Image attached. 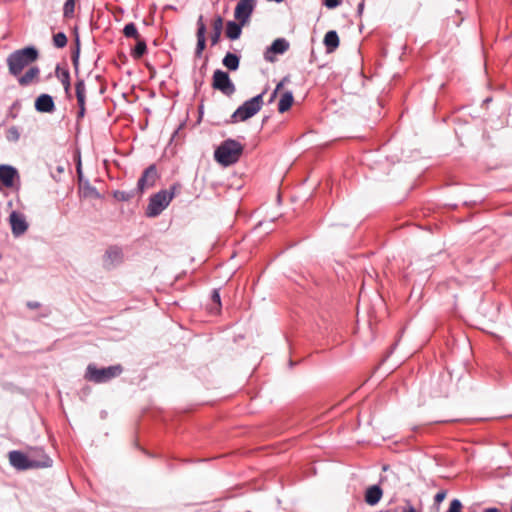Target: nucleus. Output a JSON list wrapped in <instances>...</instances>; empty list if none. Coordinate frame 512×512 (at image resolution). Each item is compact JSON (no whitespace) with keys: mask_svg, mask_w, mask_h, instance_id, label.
Wrapping results in <instances>:
<instances>
[{"mask_svg":"<svg viewBox=\"0 0 512 512\" xmlns=\"http://www.w3.org/2000/svg\"><path fill=\"white\" fill-rule=\"evenodd\" d=\"M63 172V168L61 165H58L55 167V171H53V169L51 168V175L52 177L56 180V181H60L61 180V174Z\"/></svg>","mask_w":512,"mask_h":512,"instance_id":"nucleus-31","label":"nucleus"},{"mask_svg":"<svg viewBox=\"0 0 512 512\" xmlns=\"http://www.w3.org/2000/svg\"><path fill=\"white\" fill-rule=\"evenodd\" d=\"M242 153L243 145L240 142L234 139H227L217 147L214 157L219 164L230 166L240 159Z\"/></svg>","mask_w":512,"mask_h":512,"instance_id":"nucleus-3","label":"nucleus"},{"mask_svg":"<svg viewBox=\"0 0 512 512\" xmlns=\"http://www.w3.org/2000/svg\"><path fill=\"white\" fill-rule=\"evenodd\" d=\"M76 97L78 101L79 111L78 116L83 117L85 112V97H86V90L85 85L83 82H78L75 87Z\"/></svg>","mask_w":512,"mask_h":512,"instance_id":"nucleus-19","label":"nucleus"},{"mask_svg":"<svg viewBox=\"0 0 512 512\" xmlns=\"http://www.w3.org/2000/svg\"><path fill=\"white\" fill-rule=\"evenodd\" d=\"M212 301L217 305L216 311H218L219 307L221 305V301H220V294L217 290H214L212 293Z\"/></svg>","mask_w":512,"mask_h":512,"instance_id":"nucleus-34","label":"nucleus"},{"mask_svg":"<svg viewBox=\"0 0 512 512\" xmlns=\"http://www.w3.org/2000/svg\"><path fill=\"white\" fill-rule=\"evenodd\" d=\"M103 266L112 269L123 261V252L119 247H109L103 256Z\"/></svg>","mask_w":512,"mask_h":512,"instance_id":"nucleus-11","label":"nucleus"},{"mask_svg":"<svg viewBox=\"0 0 512 512\" xmlns=\"http://www.w3.org/2000/svg\"><path fill=\"white\" fill-rule=\"evenodd\" d=\"M38 56V51L33 46L12 52L6 60L9 73L18 77L26 67L38 59Z\"/></svg>","mask_w":512,"mask_h":512,"instance_id":"nucleus-2","label":"nucleus"},{"mask_svg":"<svg viewBox=\"0 0 512 512\" xmlns=\"http://www.w3.org/2000/svg\"><path fill=\"white\" fill-rule=\"evenodd\" d=\"M382 497V490L379 486L373 485L370 486L365 493V501L369 505H376Z\"/></svg>","mask_w":512,"mask_h":512,"instance_id":"nucleus-18","label":"nucleus"},{"mask_svg":"<svg viewBox=\"0 0 512 512\" xmlns=\"http://www.w3.org/2000/svg\"><path fill=\"white\" fill-rule=\"evenodd\" d=\"M462 503L458 499H453L450 502V506L446 512H462Z\"/></svg>","mask_w":512,"mask_h":512,"instance_id":"nucleus-27","label":"nucleus"},{"mask_svg":"<svg viewBox=\"0 0 512 512\" xmlns=\"http://www.w3.org/2000/svg\"><path fill=\"white\" fill-rule=\"evenodd\" d=\"M53 43L57 48L64 47V32H58L53 36Z\"/></svg>","mask_w":512,"mask_h":512,"instance_id":"nucleus-29","label":"nucleus"},{"mask_svg":"<svg viewBox=\"0 0 512 512\" xmlns=\"http://www.w3.org/2000/svg\"><path fill=\"white\" fill-rule=\"evenodd\" d=\"M136 40H137V44L131 54H132L133 58L139 59L146 53L147 46H146V42L143 39L138 38Z\"/></svg>","mask_w":512,"mask_h":512,"instance_id":"nucleus-25","label":"nucleus"},{"mask_svg":"<svg viewBox=\"0 0 512 512\" xmlns=\"http://www.w3.org/2000/svg\"><path fill=\"white\" fill-rule=\"evenodd\" d=\"M397 512V511H395ZM400 512H419L416 510V508L412 505V503L409 500L405 501V506L401 508Z\"/></svg>","mask_w":512,"mask_h":512,"instance_id":"nucleus-32","label":"nucleus"},{"mask_svg":"<svg viewBox=\"0 0 512 512\" xmlns=\"http://www.w3.org/2000/svg\"><path fill=\"white\" fill-rule=\"evenodd\" d=\"M341 0H324V5L329 9H334L339 6Z\"/></svg>","mask_w":512,"mask_h":512,"instance_id":"nucleus-33","label":"nucleus"},{"mask_svg":"<svg viewBox=\"0 0 512 512\" xmlns=\"http://www.w3.org/2000/svg\"><path fill=\"white\" fill-rule=\"evenodd\" d=\"M174 197L173 191L162 190L154 194L147 206L146 214L149 217L158 216L172 201Z\"/></svg>","mask_w":512,"mask_h":512,"instance_id":"nucleus-5","label":"nucleus"},{"mask_svg":"<svg viewBox=\"0 0 512 512\" xmlns=\"http://www.w3.org/2000/svg\"><path fill=\"white\" fill-rule=\"evenodd\" d=\"M122 373L120 365H114L106 368H97L89 365L87 368V378L95 383H104L112 378L119 376Z\"/></svg>","mask_w":512,"mask_h":512,"instance_id":"nucleus-6","label":"nucleus"},{"mask_svg":"<svg viewBox=\"0 0 512 512\" xmlns=\"http://www.w3.org/2000/svg\"><path fill=\"white\" fill-rule=\"evenodd\" d=\"M223 65L229 70H236L239 66V58L232 53H227L223 59Z\"/></svg>","mask_w":512,"mask_h":512,"instance_id":"nucleus-24","label":"nucleus"},{"mask_svg":"<svg viewBox=\"0 0 512 512\" xmlns=\"http://www.w3.org/2000/svg\"><path fill=\"white\" fill-rule=\"evenodd\" d=\"M158 179V173L155 165H150L145 169L142 176L138 180L137 187L140 192L154 186Z\"/></svg>","mask_w":512,"mask_h":512,"instance_id":"nucleus-10","label":"nucleus"},{"mask_svg":"<svg viewBox=\"0 0 512 512\" xmlns=\"http://www.w3.org/2000/svg\"><path fill=\"white\" fill-rule=\"evenodd\" d=\"M484 512H500L497 508H487L484 510Z\"/></svg>","mask_w":512,"mask_h":512,"instance_id":"nucleus-41","label":"nucleus"},{"mask_svg":"<svg viewBox=\"0 0 512 512\" xmlns=\"http://www.w3.org/2000/svg\"><path fill=\"white\" fill-rule=\"evenodd\" d=\"M263 105V93L259 94L247 101H245L237 110L232 114V121H246L257 114Z\"/></svg>","mask_w":512,"mask_h":512,"instance_id":"nucleus-4","label":"nucleus"},{"mask_svg":"<svg viewBox=\"0 0 512 512\" xmlns=\"http://www.w3.org/2000/svg\"><path fill=\"white\" fill-rule=\"evenodd\" d=\"M123 34L127 38H134L135 40L140 38L137 27L134 23H128L123 29Z\"/></svg>","mask_w":512,"mask_h":512,"instance_id":"nucleus-26","label":"nucleus"},{"mask_svg":"<svg viewBox=\"0 0 512 512\" xmlns=\"http://www.w3.org/2000/svg\"><path fill=\"white\" fill-rule=\"evenodd\" d=\"M287 81H288V77H284V78H283V79H282V80H281V81L276 85V88L274 89V91L279 92V91L282 89V87H283L284 83H285V82H287Z\"/></svg>","mask_w":512,"mask_h":512,"instance_id":"nucleus-38","label":"nucleus"},{"mask_svg":"<svg viewBox=\"0 0 512 512\" xmlns=\"http://www.w3.org/2000/svg\"><path fill=\"white\" fill-rule=\"evenodd\" d=\"M35 108L39 112H51L54 108V102L50 95L42 94L35 101Z\"/></svg>","mask_w":512,"mask_h":512,"instance_id":"nucleus-16","label":"nucleus"},{"mask_svg":"<svg viewBox=\"0 0 512 512\" xmlns=\"http://www.w3.org/2000/svg\"><path fill=\"white\" fill-rule=\"evenodd\" d=\"M289 42L284 38L276 39L265 51L264 58L273 63L276 59L275 54H283L289 49Z\"/></svg>","mask_w":512,"mask_h":512,"instance_id":"nucleus-12","label":"nucleus"},{"mask_svg":"<svg viewBox=\"0 0 512 512\" xmlns=\"http://www.w3.org/2000/svg\"><path fill=\"white\" fill-rule=\"evenodd\" d=\"M446 497V491H440L438 492L435 497H434V500L436 503H441Z\"/></svg>","mask_w":512,"mask_h":512,"instance_id":"nucleus-35","label":"nucleus"},{"mask_svg":"<svg viewBox=\"0 0 512 512\" xmlns=\"http://www.w3.org/2000/svg\"><path fill=\"white\" fill-rule=\"evenodd\" d=\"M10 225L13 235L20 236L28 229V225L25 221V218L17 213L16 211H13L10 216Z\"/></svg>","mask_w":512,"mask_h":512,"instance_id":"nucleus-13","label":"nucleus"},{"mask_svg":"<svg viewBox=\"0 0 512 512\" xmlns=\"http://www.w3.org/2000/svg\"><path fill=\"white\" fill-rule=\"evenodd\" d=\"M6 137L9 141H17L20 137L18 129L16 127H10L7 131Z\"/></svg>","mask_w":512,"mask_h":512,"instance_id":"nucleus-28","label":"nucleus"},{"mask_svg":"<svg viewBox=\"0 0 512 512\" xmlns=\"http://www.w3.org/2000/svg\"><path fill=\"white\" fill-rule=\"evenodd\" d=\"M66 18L72 16L75 11V0H66Z\"/></svg>","mask_w":512,"mask_h":512,"instance_id":"nucleus-30","label":"nucleus"},{"mask_svg":"<svg viewBox=\"0 0 512 512\" xmlns=\"http://www.w3.org/2000/svg\"><path fill=\"white\" fill-rule=\"evenodd\" d=\"M75 45H76V51L73 55V60L74 62H76L77 60V57H78V52H79V37H78V34L75 32Z\"/></svg>","mask_w":512,"mask_h":512,"instance_id":"nucleus-37","label":"nucleus"},{"mask_svg":"<svg viewBox=\"0 0 512 512\" xmlns=\"http://www.w3.org/2000/svg\"><path fill=\"white\" fill-rule=\"evenodd\" d=\"M278 92L273 91V93L270 96L269 102H273L277 96Z\"/></svg>","mask_w":512,"mask_h":512,"instance_id":"nucleus-40","label":"nucleus"},{"mask_svg":"<svg viewBox=\"0 0 512 512\" xmlns=\"http://www.w3.org/2000/svg\"><path fill=\"white\" fill-rule=\"evenodd\" d=\"M27 307L30 309H37L40 307V303H38L36 301H29V302H27Z\"/></svg>","mask_w":512,"mask_h":512,"instance_id":"nucleus-39","label":"nucleus"},{"mask_svg":"<svg viewBox=\"0 0 512 512\" xmlns=\"http://www.w3.org/2000/svg\"><path fill=\"white\" fill-rule=\"evenodd\" d=\"M294 102V97L291 91H286L283 93L280 97L279 103H278V111L280 113H284L288 111L292 104Z\"/></svg>","mask_w":512,"mask_h":512,"instance_id":"nucleus-22","label":"nucleus"},{"mask_svg":"<svg viewBox=\"0 0 512 512\" xmlns=\"http://www.w3.org/2000/svg\"><path fill=\"white\" fill-rule=\"evenodd\" d=\"M35 454L39 455L40 458H36L33 454H25L23 452L14 450L9 452L8 458L10 464L18 470L48 467L51 465L50 458L47 457L42 450H35Z\"/></svg>","mask_w":512,"mask_h":512,"instance_id":"nucleus-1","label":"nucleus"},{"mask_svg":"<svg viewBox=\"0 0 512 512\" xmlns=\"http://www.w3.org/2000/svg\"><path fill=\"white\" fill-rule=\"evenodd\" d=\"M75 160L77 163V173L79 177V192L83 197L86 198H98L99 194L97 190L92 187L87 180H83L82 178V170H81V160L80 155L75 153Z\"/></svg>","mask_w":512,"mask_h":512,"instance_id":"nucleus-8","label":"nucleus"},{"mask_svg":"<svg viewBox=\"0 0 512 512\" xmlns=\"http://www.w3.org/2000/svg\"><path fill=\"white\" fill-rule=\"evenodd\" d=\"M254 6L255 0H239L234 11V17L241 24H245L253 12Z\"/></svg>","mask_w":512,"mask_h":512,"instance_id":"nucleus-9","label":"nucleus"},{"mask_svg":"<svg viewBox=\"0 0 512 512\" xmlns=\"http://www.w3.org/2000/svg\"><path fill=\"white\" fill-rule=\"evenodd\" d=\"M205 34H206V26H205V24L203 22V16L200 15L199 18H198V21H197V33H196V36H197V46H196V51H195V54L198 57L201 56L203 50L206 47V37H205Z\"/></svg>","mask_w":512,"mask_h":512,"instance_id":"nucleus-15","label":"nucleus"},{"mask_svg":"<svg viewBox=\"0 0 512 512\" xmlns=\"http://www.w3.org/2000/svg\"><path fill=\"white\" fill-rule=\"evenodd\" d=\"M18 178V171L10 165H0V181L2 184L11 188L14 186V180Z\"/></svg>","mask_w":512,"mask_h":512,"instance_id":"nucleus-14","label":"nucleus"},{"mask_svg":"<svg viewBox=\"0 0 512 512\" xmlns=\"http://www.w3.org/2000/svg\"><path fill=\"white\" fill-rule=\"evenodd\" d=\"M242 25L241 23L229 21L226 25V36L231 40L238 39L242 32Z\"/></svg>","mask_w":512,"mask_h":512,"instance_id":"nucleus-23","label":"nucleus"},{"mask_svg":"<svg viewBox=\"0 0 512 512\" xmlns=\"http://www.w3.org/2000/svg\"><path fill=\"white\" fill-rule=\"evenodd\" d=\"M324 45L328 52H333L339 46V37L336 31H328L324 37Z\"/></svg>","mask_w":512,"mask_h":512,"instance_id":"nucleus-21","label":"nucleus"},{"mask_svg":"<svg viewBox=\"0 0 512 512\" xmlns=\"http://www.w3.org/2000/svg\"><path fill=\"white\" fill-rule=\"evenodd\" d=\"M56 74L61 82L64 83V69L60 65H57L56 67Z\"/></svg>","mask_w":512,"mask_h":512,"instance_id":"nucleus-36","label":"nucleus"},{"mask_svg":"<svg viewBox=\"0 0 512 512\" xmlns=\"http://www.w3.org/2000/svg\"><path fill=\"white\" fill-rule=\"evenodd\" d=\"M39 73H40V70L38 67L36 66H32L30 67L24 75H19L18 76V83L21 85V86H28L29 84H31L36 78H38L39 76Z\"/></svg>","mask_w":512,"mask_h":512,"instance_id":"nucleus-17","label":"nucleus"},{"mask_svg":"<svg viewBox=\"0 0 512 512\" xmlns=\"http://www.w3.org/2000/svg\"><path fill=\"white\" fill-rule=\"evenodd\" d=\"M213 88L230 96L235 92V86L232 83L228 73L222 70H216L213 74Z\"/></svg>","mask_w":512,"mask_h":512,"instance_id":"nucleus-7","label":"nucleus"},{"mask_svg":"<svg viewBox=\"0 0 512 512\" xmlns=\"http://www.w3.org/2000/svg\"><path fill=\"white\" fill-rule=\"evenodd\" d=\"M212 34H211V44L216 45L221 37L222 29H223V19L221 16H217L212 23Z\"/></svg>","mask_w":512,"mask_h":512,"instance_id":"nucleus-20","label":"nucleus"}]
</instances>
